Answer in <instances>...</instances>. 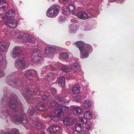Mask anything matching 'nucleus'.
Instances as JSON below:
<instances>
[{
  "label": "nucleus",
  "mask_w": 134,
  "mask_h": 134,
  "mask_svg": "<svg viewBox=\"0 0 134 134\" xmlns=\"http://www.w3.org/2000/svg\"><path fill=\"white\" fill-rule=\"evenodd\" d=\"M45 78L48 81H51L52 83H54V82L53 81L55 79V75L53 72H52L47 75Z\"/></svg>",
  "instance_id": "23"
},
{
  "label": "nucleus",
  "mask_w": 134,
  "mask_h": 134,
  "mask_svg": "<svg viewBox=\"0 0 134 134\" xmlns=\"http://www.w3.org/2000/svg\"><path fill=\"white\" fill-rule=\"evenodd\" d=\"M77 30V26L75 24L71 25L69 27L70 33L74 34L76 32Z\"/></svg>",
  "instance_id": "28"
},
{
  "label": "nucleus",
  "mask_w": 134,
  "mask_h": 134,
  "mask_svg": "<svg viewBox=\"0 0 134 134\" xmlns=\"http://www.w3.org/2000/svg\"><path fill=\"white\" fill-rule=\"evenodd\" d=\"M92 117V114L89 111H86L84 112V117H79L80 121L82 122L83 124L86 123L87 122V119H90Z\"/></svg>",
  "instance_id": "12"
},
{
  "label": "nucleus",
  "mask_w": 134,
  "mask_h": 134,
  "mask_svg": "<svg viewBox=\"0 0 134 134\" xmlns=\"http://www.w3.org/2000/svg\"><path fill=\"white\" fill-rule=\"evenodd\" d=\"M71 110L75 115H77L80 114L82 111L81 108L77 105L73 106L71 109Z\"/></svg>",
  "instance_id": "18"
},
{
  "label": "nucleus",
  "mask_w": 134,
  "mask_h": 134,
  "mask_svg": "<svg viewBox=\"0 0 134 134\" xmlns=\"http://www.w3.org/2000/svg\"><path fill=\"white\" fill-rule=\"evenodd\" d=\"M36 94H37V95H39V94H38V93H36Z\"/></svg>",
  "instance_id": "48"
},
{
  "label": "nucleus",
  "mask_w": 134,
  "mask_h": 134,
  "mask_svg": "<svg viewBox=\"0 0 134 134\" xmlns=\"http://www.w3.org/2000/svg\"><path fill=\"white\" fill-rule=\"evenodd\" d=\"M41 54L40 50L37 48L34 49L32 51L31 55L32 60L36 63L39 62L41 59Z\"/></svg>",
  "instance_id": "8"
},
{
  "label": "nucleus",
  "mask_w": 134,
  "mask_h": 134,
  "mask_svg": "<svg viewBox=\"0 0 134 134\" xmlns=\"http://www.w3.org/2000/svg\"><path fill=\"white\" fill-rule=\"evenodd\" d=\"M78 68H79V63L74 58L70 60L69 66L63 65L61 67V70L64 72H69L72 71L75 72L77 71Z\"/></svg>",
  "instance_id": "5"
},
{
  "label": "nucleus",
  "mask_w": 134,
  "mask_h": 134,
  "mask_svg": "<svg viewBox=\"0 0 134 134\" xmlns=\"http://www.w3.org/2000/svg\"><path fill=\"white\" fill-rule=\"evenodd\" d=\"M62 13L65 16H68L71 14L67 8V6L64 5L62 9Z\"/></svg>",
  "instance_id": "27"
},
{
  "label": "nucleus",
  "mask_w": 134,
  "mask_h": 134,
  "mask_svg": "<svg viewBox=\"0 0 134 134\" xmlns=\"http://www.w3.org/2000/svg\"><path fill=\"white\" fill-rule=\"evenodd\" d=\"M59 56L60 58L63 59H67L69 58L70 61L71 59H73L74 58L77 61V59L75 57H72V54L71 53H62L60 54Z\"/></svg>",
  "instance_id": "20"
},
{
  "label": "nucleus",
  "mask_w": 134,
  "mask_h": 134,
  "mask_svg": "<svg viewBox=\"0 0 134 134\" xmlns=\"http://www.w3.org/2000/svg\"><path fill=\"white\" fill-rule=\"evenodd\" d=\"M9 113V111L7 110L3 112L2 113L3 115L6 118H7L8 116Z\"/></svg>",
  "instance_id": "40"
},
{
  "label": "nucleus",
  "mask_w": 134,
  "mask_h": 134,
  "mask_svg": "<svg viewBox=\"0 0 134 134\" xmlns=\"http://www.w3.org/2000/svg\"><path fill=\"white\" fill-rule=\"evenodd\" d=\"M82 29L85 31H88L90 30L91 28H90V26L89 25H85L83 26Z\"/></svg>",
  "instance_id": "38"
},
{
  "label": "nucleus",
  "mask_w": 134,
  "mask_h": 134,
  "mask_svg": "<svg viewBox=\"0 0 134 134\" xmlns=\"http://www.w3.org/2000/svg\"><path fill=\"white\" fill-rule=\"evenodd\" d=\"M59 7L57 5L51 7L46 12L47 16L51 18L56 16L59 13Z\"/></svg>",
  "instance_id": "7"
},
{
  "label": "nucleus",
  "mask_w": 134,
  "mask_h": 134,
  "mask_svg": "<svg viewBox=\"0 0 134 134\" xmlns=\"http://www.w3.org/2000/svg\"><path fill=\"white\" fill-rule=\"evenodd\" d=\"M90 124H86L85 126L86 129L89 130L90 129L91 125V123Z\"/></svg>",
  "instance_id": "42"
},
{
  "label": "nucleus",
  "mask_w": 134,
  "mask_h": 134,
  "mask_svg": "<svg viewBox=\"0 0 134 134\" xmlns=\"http://www.w3.org/2000/svg\"><path fill=\"white\" fill-rule=\"evenodd\" d=\"M49 84H51V83H49Z\"/></svg>",
  "instance_id": "52"
},
{
  "label": "nucleus",
  "mask_w": 134,
  "mask_h": 134,
  "mask_svg": "<svg viewBox=\"0 0 134 134\" xmlns=\"http://www.w3.org/2000/svg\"><path fill=\"white\" fill-rule=\"evenodd\" d=\"M75 43L80 51L81 58L83 59L88 57L89 54L93 51L90 45L85 43L82 41H77Z\"/></svg>",
  "instance_id": "3"
},
{
  "label": "nucleus",
  "mask_w": 134,
  "mask_h": 134,
  "mask_svg": "<svg viewBox=\"0 0 134 134\" xmlns=\"http://www.w3.org/2000/svg\"><path fill=\"white\" fill-rule=\"evenodd\" d=\"M12 54L14 57L20 55L21 54V52L19 48L17 47H15Z\"/></svg>",
  "instance_id": "25"
},
{
  "label": "nucleus",
  "mask_w": 134,
  "mask_h": 134,
  "mask_svg": "<svg viewBox=\"0 0 134 134\" xmlns=\"http://www.w3.org/2000/svg\"><path fill=\"white\" fill-rule=\"evenodd\" d=\"M71 22H72V21H73V19H71Z\"/></svg>",
  "instance_id": "47"
},
{
  "label": "nucleus",
  "mask_w": 134,
  "mask_h": 134,
  "mask_svg": "<svg viewBox=\"0 0 134 134\" xmlns=\"http://www.w3.org/2000/svg\"><path fill=\"white\" fill-rule=\"evenodd\" d=\"M60 17L59 18V20H61V19H60Z\"/></svg>",
  "instance_id": "49"
},
{
  "label": "nucleus",
  "mask_w": 134,
  "mask_h": 134,
  "mask_svg": "<svg viewBox=\"0 0 134 134\" xmlns=\"http://www.w3.org/2000/svg\"><path fill=\"white\" fill-rule=\"evenodd\" d=\"M34 72L35 73V71L32 70H27L25 71L24 75L29 79L31 80L33 78Z\"/></svg>",
  "instance_id": "22"
},
{
  "label": "nucleus",
  "mask_w": 134,
  "mask_h": 134,
  "mask_svg": "<svg viewBox=\"0 0 134 134\" xmlns=\"http://www.w3.org/2000/svg\"><path fill=\"white\" fill-rule=\"evenodd\" d=\"M96 13L92 8H90L89 12L81 11L77 14V17L79 18L82 19H85L90 18L93 16V14H96Z\"/></svg>",
  "instance_id": "6"
},
{
  "label": "nucleus",
  "mask_w": 134,
  "mask_h": 134,
  "mask_svg": "<svg viewBox=\"0 0 134 134\" xmlns=\"http://www.w3.org/2000/svg\"><path fill=\"white\" fill-rule=\"evenodd\" d=\"M82 99V97L78 95L76 96L75 100L77 102H78L80 101Z\"/></svg>",
  "instance_id": "39"
},
{
  "label": "nucleus",
  "mask_w": 134,
  "mask_h": 134,
  "mask_svg": "<svg viewBox=\"0 0 134 134\" xmlns=\"http://www.w3.org/2000/svg\"><path fill=\"white\" fill-rule=\"evenodd\" d=\"M8 79L7 78V79H6V81H8Z\"/></svg>",
  "instance_id": "50"
},
{
  "label": "nucleus",
  "mask_w": 134,
  "mask_h": 134,
  "mask_svg": "<svg viewBox=\"0 0 134 134\" xmlns=\"http://www.w3.org/2000/svg\"><path fill=\"white\" fill-rule=\"evenodd\" d=\"M92 102L90 100H86L84 101L82 104V106L87 109L90 108L92 106Z\"/></svg>",
  "instance_id": "24"
},
{
  "label": "nucleus",
  "mask_w": 134,
  "mask_h": 134,
  "mask_svg": "<svg viewBox=\"0 0 134 134\" xmlns=\"http://www.w3.org/2000/svg\"><path fill=\"white\" fill-rule=\"evenodd\" d=\"M18 22L15 19L9 20L4 23V24L8 27L12 28H15L17 26Z\"/></svg>",
  "instance_id": "14"
},
{
  "label": "nucleus",
  "mask_w": 134,
  "mask_h": 134,
  "mask_svg": "<svg viewBox=\"0 0 134 134\" xmlns=\"http://www.w3.org/2000/svg\"><path fill=\"white\" fill-rule=\"evenodd\" d=\"M82 133L83 134H90L88 130L85 129L82 131Z\"/></svg>",
  "instance_id": "41"
},
{
  "label": "nucleus",
  "mask_w": 134,
  "mask_h": 134,
  "mask_svg": "<svg viewBox=\"0 0 134 134\" xmlns=\"http://www.w3.org/2000/svg\"><path fill=\"white\" fill-rule=\"evenodd\" d=\"M65 78L63 76L60 77L59 79V85L62 87H64L65 85Z\"/></svg>",
  "instance_id": "29"
},
{
  "label": "nucleus",
  "mask_w": 134,
  "mask_h": 134,
  "mask_svg": "<svg viewBox=\"0 0 134 134\" xmlns=\"http://www.w3.org/2000/svg\"><path fill=\"white\" fill-rule=\"evenodd\" d=\"M36 127L37 129H41L42 127V123L39 121H37L36 122Z\"/></svg>",
  "instance_id": "35"
},
{
  "label": "nucleus",
  "mask_w": 134,
  "mask_h": 134,
  "mask_svg": "<svg viewBox=\"0 0 134 134\" xmlns=\"http://www.w3.org/2000/svg\"><path fill=\"white\" fill-rule=\"evenodd\" d=\"M34 91V92H36V91Z\"/></svg>",
  "instance_id": "51"
},
{
  "label": "nucleus",
  "mask_w": 134,
  "mask_h": 134,
  "mask_svg": "<svg viewBox=\"0 0 134 134\" xmlns=\"http://www.w3.org/2000/svg\"><path fill=\"white\" fill-rule=\"evenodd\" d=\"M15 14V11L12 9H10L6 12L4 16L2 14H0V18H6L8 19H12L14 18Z\"/></svg>",
  "instance_id": "10"
},
{
  "label": "nucleus",
  "mask_w": 134,
  "mask_h": 134,
  "mask_svg": "<svg viewBox=\"0 0 134 134\" xmlns=\"http://www.w3.org/2000/svg\"><path fill=\"white\" fill-rule=\"evenodd\" d=\"M29 65L25 58H18L15 61V66L18 68H25Z\"/></svg>",
  "instance_id": "9"
},
{
  "label": "nucleus",
  "mask_w": 134,
  "mask_h": 134,
  "mask_svg": "<svg viewBox=\"0 0 134 134\" xmlns=\"http://www.w3.org/2000/svg\"><path fill=\"white\" fill-rule=\"evenodd\" d=\"M8 105L10 110L16 114L15 115L10 117L11 119L13 120L16 124L21 123L26 128H30V125L28 123L27 117L25 115L23 110L21 109L20 112L18 110L21 109L22 105L20 102H18L16 99H13L10 100Z\"/></svg>",
  "instance_id": "1"
},
{
  "label": "nucleus",
  "mask_w": 134,
  "mask_h": 134,
  "mask_svg": "<svg viewBox=\"0 0 134 134\" xmlns=\"http://www.w3.org/2000/svg\"><path fill=\"white\" fill-rule=\"evenodd\" d=\"M25 91H26V93H23L22 94L28 99L32 98V97H33V96L35 94V93H34V92L31 90L30 91L28 89H26Z\"/></svg>",
  "instance_id": "19"
},
{
  "label": "nucleus",
  "mask_w": 134,
  "mask_h": 134,
  "mask_svg": "<svg viewBox=\"0 0 134 134\" xmlns=\"http://www.w3.org/2000/svg\"><path fill=\"white\" fill-rule=\"evenodd\" d=\"M7 83L10 85L12 86H14V85H18L19 83H20V81L16 82L15 80L14 81L13 80H11L10 81H9V82H7Z\"/></svg>",
  "instance_id": "32"
},
{
  "label": "nucleus",
  "mask_w": 134,
  "mask_h": 134,
  "mask_svg": "<svg viewBox=\"0 0 134 134\" xmlns=\"http://www.w3.org/2000/svg\"><path fill=\"white\" fill-rule=\"evenodd\" d=\"M118 2L120 3H123L125 0H118Z\"/></svg>",
  "instance_id": "45"
},
{
  "label": "nucleus",
  "mask_w": 134,
  "mask_h": 134,
  "mask_svg": "<svg viewBox=\"0 0 134 134\" xmlns=\"http://www.w3.org/2000/svg\"><path fill=\"white\" fill-rule=\"evenodd\" d=\"M12 37L14 38H18L22 41L34 43V41L30 38L29 34L24 33L18 30L12 31L11 33Z\"/></svg>",
  "instance_id": "4"
},
{
  "label": "nucleus",
  "mask_w": 134,
  "mask_h": 134,
  "mask_svg": "<svg viewBox=\"0 0 134 134\" xmlns=\"http://www.w3.org/2000/svg\"><path fill=\"white\" fill-rule=\"evenodd\" d=\"M33 123H34V124H35V123H34V122H33Z\"/></svg>",
  "instance_id": "53"
},
{
  "label": "nucleus",
  "mask_w": 134,
  "mask_h": 134,
  "mask_svg": "<svg viewBox=\"0 0 134 134\" xmlns=\"http://www.w3.org/2000/svg\"><path fill=\"white\" fill-rule=\"evenodd\" d=\"M72 91L73 93L75 94L79 93L80 91V87L78 85H75L73 87Z\"/></svg>",
  "instance_id": "26"
},
{
  "label": "nucleus",
  "mask_w": 134,
  "mask_h": 134,
  "mask_svg": "<svg viewBox=\"0 0 134 134\" xmlns=\"http://www.w3.org/2000/svg\"><path fill=\"white\" fill-rule=\"evenodd\" d=\"M65 5L67 6V8L69 10L71 14L75 15V12L76 11V9L75 8L74 4L72 3L70 4H65Z\"/></svg>",
  "instance_id": "21"
},
{
  "label": "nucleus",
  "mask_w": 134,
  "mask_h": 134,
  "mask_svg": "<svg viewBox=\"0 0 134 134\" xmlns=\"http://www.w3.org/2000/svg\"><path fill=\"white\" fill-rule=\"evenodd\" d=\"M37 109L41 111H43L45 110L44 105L41 104H39L37 106Z\"/></svg>",
  "instance_id": "33"
},
{
  "label": "nucleus",
  "mask_w": 134,
  "mask_h": 134,
  "mask_svg": "<svg viewBox=\"0 0 134 134\" xmlns=\"http://www.w3.org/2000/svg\"><path fill=\"white\" fill-rule=\"evenodd\" d=\"M67 132L69 134H73L74 133L75 130L77 132H80L82 130V126L80 124H78L75 125L74 127L72 126L69 127Z\"/></svg>",
  "instance_id": "11"
},
{
  "label": "nucleus",
  "mask_w": 134,
  "mask_h": 134,
  "mask_svg": "<svg viewBox=\"0 0 134 134\" xmlns=\"http://www.w3.org/2000/svg\"><path fill=\"white\" fill-rule=\"evenodd\" d=\"M35 110H36L35 108H31V109H30L28 111V113L30 116H31L33 115L34 113L35 112Z\"/></svg>",
  "instance_id": "36"
},
{
  "label": "nucleus",
  "mask_w": 134,
  "mask_h": 134,
  "mask_svg": "<svg viewBox=\"0 0 134 134\" xmlns=\"http://www.w3.org/2000/svg\"><path fill=\"white\" fill-rule=\"evenodd\" d=\"M60 127L57 125L50 126L47 129V131L50 134L59 131L60 130Z\"/></svg>",
  "instance_id": "17"
},
{
  "label": "nucleus",
  "mask_w": 134,
  "mask_h": 134,
  "mask_svg": "<svg viewBox=\"0 0 134 134\" xmlns=\"http://www.w3.org/2000/svg\"><path fill=\"white\" fill-rule=\"evenodd\" d=\"M3 59V56L1 54H0V62ZM6 63L5 60H4V62L3 63H0V77L3 76L4 75V72L3 71V69H4L6 65Z\"/></svg>",
  "instance_id": "16"
},
{
  "label": "nucleus",
  "mask_w": 134,
  "mask_h": 134,
  "mask_svg": "<svg viewBox=\"0 0 134 134\" xmlns=\"http://www.w3.org/2000/svg\"><path fill=\"white\" fill-rule=\"evenodd\" d=\"M8 3L4 1L3 3V5H2V6H3V7H0V9H3V10H6L8 9Z\"/></svg>",
  "instance_id": "34"
},
{
  "label": "nucleus",
  "mask_w": 134,
  "mask_h": 134,
  "mask_svg": "<svg viewBox=\"0 0 134 134\" xmlns=\"http://www.w3.org/2000/svg\"><path fill=\"white\" fill-rule=\"evenodd\" d=\"M9 45V43L7 41L0 42V51L6 52Z\"/></svg>",
  "instance_id": "15"
},
{
  "label": "nucleus",
  "mask_w": 134,
  "mask_h": 134,
  "mask_svg": "<svg viewBox=\"0 0 134 134\" xmlns=\"http://www.w3.org/2000/svg\"><path fill=\"white\" fill-rule=\"evenodd\" d=\"M4 1L2 0H0V7H3V6H2L3 5V3Z\"/></svg>",
  "instance_id": "43"
},
{
  "label": "nucleus",
  "mask_w": 134,
  "mask_h": 134,
  "mask_svg": "<svg viewBox=\"0 0 134 134\" xmlns=\"http://www.w3.org/2000/svg\"><path fill=\"white\" fill-rule=\"evenodd\" d=\"M64 97L63 95H59L57 97V98L59 101L58 103L54 101L48 103L49 106L51 108H55L54 111V115H51L50 118L51 120L57 122L62 113H64L68 111L69 107L65 106L70 101V98L64 99Z\"/></svg>",
  "instance_id": "2"
},
{
  "label": "nucleus",
  "mask_w": 134,
  "mask_h": 134,
  "mask_svg": "<svg viewBox=\"0 0 134 134\" xmlns=\"http://www.w3.org/2000/svg\"><path fill=\"white\" fill-rule=\"evenodd\" d=\"M63 122L65 125L67 126L70 125L71 124V120L68 118H64L63 120Z\"/></svg>",
  "instance_id": "30"
},
{
  "label": "nucleus",
  "mask_w": 134,
  "mask_h": 134,
  "mask_svg": "<svg viewBox=\"0 0 134 134\" xmlns=\"http://www.w3.org/2000/svg\"><path fill=\"white\" fill-rule=\"evenodd\" d=\"M56 92V90L53 88H51L48 91V93H49V95L51 96L52 94L53 96H54Z\"/></svg>",
  "instance_id": "31"
},
{
  "label": "nucleus",
  "mask_w": 134,
  "mask_h": 134,
  "mask_svg": "<svg viewBox=\"0 0 134 134\" xmlns=\"http://www.w3.org/2000/svg\"><path fill=\"white\" fill-rule=\"evenodd\" d=\"M42 99L44 100H45L47 98V96L46 95H43L42 96Z\"/></svg>",
  "instance_id": "44"
},
{
  "label": "nucleus",
  "mask_w": 134,
  "mask_h": 134,
  "mask_svg": "<svg viewBox=\"0 0 134 134\" xmlns=\"http://www.w3.org/2000/svg\"><path fill=\"white\" fill-rule=\"evenodd\" d=\"M59 47L55 46H47L45 48V52L47 54L54 52L58 50Z\"/></svg>",
  "instance_id": "13"
},
{
  "label": "nucleus",
  "mask_w": 134,
  "mask_h": 134,
  "mask_svg": "<svg viewBox=\"0 0 134 134\" xmlns=\"http://www.w3.org/2000/svg\"><path fill=\"white\" fill-rule=\"evenodd\" d=\"M41 134H45V133L44 132L42 131L41 132Z\"/></svg>",
  "instance_id": "46"
},
{
  "label": "nucleus",
  "mask_w": 134,
  "mask_h": 134,
  "mask_svg": "<svg viewBox=\"0 0 134 134\" xmlns=\"http://www.w3.org/2000/svg\"><path fill=\"white\" fill-rule=\"evenodd\" d=\"M11 132L12 134H19L18 130L15 128L12 129L11 130ZM5 134H10L6 133Z\"/></svg>",
  "instance_id": "37"
}]
</instances>
